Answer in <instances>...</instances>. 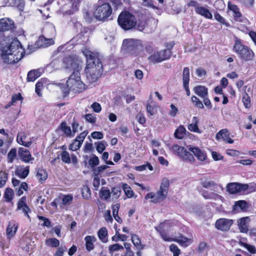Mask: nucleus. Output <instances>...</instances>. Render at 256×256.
<instances>
[{"mask_svg": "<svg viewBox=\"0 0 256 256\" xmlns=\"http://www.w3.org/2000/svg\"><path fill=\"white\" fill-rule=\"evenodd\" d=\"M63 63L65 68L73 70L72 73L66 81V84L69 90L74 92H80L84 90L86 85L82 82L80 74L81 64L78 60H74L71 58H64Z\"/></svg>", "mask_w": 256, "mask_h": 256, "instance_id": "nucleus-1", "label": "nucleus"}, {"mask_svg": "<svg viewBox=\"0 0 256 256\" xmlns=\"http://www.w3.org/2000/svg\"><path fill=\"white\" fill-rule=\"evenodd\" d=\"M82 52L86 58L85 73L88 80L91 83L96 82L102 73V65L97 55L84 48Z\"/></svg>", "mask_w": 256, "mask_h": 256, "instance_id": "nucleus-2", "label": "nucleus"}, {"mask_svg": "<svg viewBox=\"0 0 256 256\" xmlns=\"http://www.w3.org/2000/svg\"><path fill=\"white\" fill-rule=\"evenodd\" d=\"M24 54V48L20 42L14 40L10 44L2 48L0 56L4 62L14 64L22 60Z\"/></svg>", "mask_w": 256, "mask_h": 256, "instance_id": "nucleus-3", "label": "nucleus"}, {"mask_svg": "<svg viewBox=\"0 0 256 256\" xmlns=\"http://www.w3.org/2000/svg\"><path fill=\"white\" fill-rule=\"evenodd\" d=\"M233 50L238 55V58L242 61L251 60L254 56L252 50L244 44L242 40L238 38L235 39Z\"/></svg>", "mask_w": 256, "mask_h": 256, "instance_id": "nucleus-4", "label": "nucleus"}, {"mask_svg": "<svg viewBox=\"0 0 256 256\" xmlns=\"http://www.w3.org/2000/svg\"><path fill=\"white\" fill-rule=\"evenodd\" d=\"M142 50L143 46L140 40L128 38L123 40L122 50L126 55L136 56L140 55Z\"/></svg>", "mask_w": 256, "mask_h": 256, "instance_id": "nucleus-5", "label": "nucleus"}, {"mask_svg": "<svg viewBox=\"0 0 256 256\" xmlns=\"http://www.w3.org/2000/svg\"><path fill=\"white\" fill-rule=\"evenodd\" d=\"M169 186V180L166 178H163L160 190L156 194L152 192L148 193L145 196V199L148 200L150 198V202L153 203H156L164 200L167 196Z\"/></svg>", "mask_w": 256, "mask_h": 256, "instance_id": "nucleus-6", "label": "nucleus"}, {"mask_svg": "<svg viewBox=\"0 0 256 256\" xmlns=\"http://www.w3.org/2000/svg\"><path fill=\"white\" fill-rule=\"evenodd\" d=\"M112 13L110 5L106 2V0H98V6L94 13V17L98 20H104L108 18Z\"/></svg>", "mask_w": 256, "mask_h": 256, "instance_id": "nucleus-7", "label": "nucleus"}, {"mask_svg": "<svg viewBox=\"0 0 256 256\" xmlns=\"http://www.w3.org/2000/svg\"><path fill=\"white\" fill-rule=\"evenodd\" d=\"M118 22L121 28L125 30L131 29L136 24L134 16L128 12L120 13L118 16Z\"/></svg>", "mask_w": 256, "mask_h": 256, "instance_id": "nucleus-8", "label": "nucleus"}, {"mask_svg": "<svg viewBox=\"0 0 256 256\" xmlns=\"http://www.w3.org/2000/svg\"><path fill=\"white\" fill-rule=\"evenodd\" d=\"M170 150L174 154L180 157L183 160L194 162V157L187 149L178 144H174L170 147Z\"/></svg>", "mask_w": 256, "mask_h": 256, "instance_id": "nucleus-9", "label": "nucleus"}, {"mask_svg": "<svg viewBox=\"0 0 256 256\" xmlns=\"http://www.w3.org/2000/svg\"><path fill=\"white\" fill-rule=\"evenodd\" d=\"M171 52L170 50L165 49L159 52H154L148 57V60L153 63L160 62L170 58Z\"/></svg>", "mask_w": 256, "mask_h": 256, "instance_id": "nucleus-10", "label": "nucleus"}, {"mask_svg": "<svg viewBox=\"0 0 256 256\" xmlns=\"http://www.w3.org/2000/svg\"><path fill=\"white\" fill-rule=\"evenodd\" d=\"M16 142L18 144L28 148L32 144V138L30 136L28 132L22 131L17 134Z\"/></svg>", "mask_w": 256, "mask_h": 256, "instance_id": "nucleus-11", "label": "nucleus"}, {"mask_svg": "<svg viewBox=\"0 0 256 256\" xmlns=\"http://www.w3.org/2000/svg\"><path fill=\"white\" fill-rule=\"evenodd\" d=\"M248 184L234 182L228 184L226 186V189L230 193L234 194L244 192L248 190Z\"/></svg>", "mask_w": 256, "mask_h": 256, "instance_id": "nucleus-12", "label": "nucleus"}, {"mask_svg": "<svg viewBox=\"0 0 256 256\" xmlns=\"http://www.w3.org/2000/svg\"><path fill=\"white\" fill-rule=\"evenodd\" d=\"M176 224V222L172 220H166L160 225L156 227V230L160 233L162 238L164 239L163 236H167L165 232L170 230L171 228Z\"/></svg>", "mask_w": 256, "mask_h": 256, "instance_id": "nucleus-13", "label": "nucleus"}, {"mask_svg": "<svg viewBox=\"0 0 256 256\" xmlns=\"http://www.w3.org/2000/svg\"><path fill=\"white\" fill-rule=\"evenodd\" d=\"M233 220H232L222 218L216 221V227L218 230L226 231L230 229Z\"/></svg>", "mask_w": 256, "mask_h": 256, "instance_id": "nucleus-14", "label": "nucleus"}, {"mask_svg": "<svg viewBox=\"0 0 256 256\" xmlns=\"http://www.w3.org/2000/svg\"><path fill=\"white\" fill-rule=\"evenodd\" d=\"M188 150L192 152L194 155L198 160H199L202 162H208V157L206 152L200 149L198 147H190Z\"/></svg>", "mask_w": 256, "mask_h": 256, "instance_id": "nucleus-15", "label": "nucleus"}, {"mask_svg": "<svg viewBox=\"0 0 256 256\" xmlns=\"http://www.w3.org/2000/svg\"><path fill=\"white\" fill-rule=\"evenodd\" d=\"M164 240L166 242H176L184 246H187L192 242V240L190 238L180 236L179 238H172L170 236H163Z\"/></svg>", "mask_w": 256, "mask_h": 256, "instance_id": "nucleus-16", "label": "nucleus"}, {"mask_svg": "<svg viewBox=\"0 0 256 256\" xmlns=\"http://www.w3.org/2000/svg\"><path fill=\"white\" fill-rule=\"evenodd\" d=\"M15 28L13 20L10 18H2L0 20V32L12 30Z\"/></svg>", "mask_w": 256, "mask_h": 256, "instance_id": "nucleus-17", "label": "nucleus"}, {"mask_svg": "<svg viewBox=\"0 0 256 256\" xmlns=\"http://www.w3.org/2000/svg\"><path fill=\"white\" fill-rule=\"evenodd\" d=\"M109 168L107 165H102L98 167L94 168L92 169V172L94 176H110L112 174L113 172H109L108 170H106L107 168Z\"/></svg>", "mask_w": 256, "mask_h": 256, "instance_id": "nucleus-18", "label": "nucleus"}, {"mask_svg": "<svg viewBox=\"0 0 256 256\" xmlns=\"http://www.w3.org/2000/svg\"><path fill=\"white\" fill-rule=\"evenodd\" d=\"M216 139L218 140H222L228 144H232L234 140L230 137V132L226 128L220 130L216 134Z\"/></svg>", "mask_w": 256, "mask_h": 256, "instance_id": "nucleus-19", "label": "nucleus"}, {"mask_svg": "<svg viewBox=\"0 0 256 256\" xmlns=\"http://www.w3.org/2000/svg\"><path fill=\"white\" fill-rule=\"evenodd\" d=\"M18 228V224L14 220L10 221L6 230V236L8 239L10 240L16 234Z\"/></svg>", "mask_w": 256, "mask_h": 256, "instance_id": "nucleus-20", "label": "nucleus"}, {"mask_svg": "<svg viewBox=\"0 0 256 256\" xmlns=\"http://www.w3.org/2000/svg\"><path fill=\"white\" fill-rule=\"evenodd\" d=\"M18 154L20 160L25 162H28L34 159L32 158L30 151L23 148H18Z\"/></svg>", "mask_w": 256, "mask_h": 256, "instance_id": "nucleus-21", "label": "nucleus"}, {"mask_svg": "<svg viewBox=\"0 0 256 256\" xmlns=\"http://www.w3.org/2000/svg\"><path fill=\"white\" fill-rule=\"evenodd\" d=\"M182 80L184 88L186 90V94L190 96V90L188 88V84L190 80V70L188 68H184L182 72Z\"/></svg>", "mask_w": 256, "mask_h": 256, "instance_id": "nucleus-22", "label": "nucleus"}, {"mask_svg": "<svg viewBox=\"0 0 256 256\" xmlns=\"http://www.w3.org/2000/svg\"><path fill=\"white\" fill-rule=\"evenodd\" d=\"M249 222L248 217L242 218L238 220V225L240 232H247L248 230Z\"/></svg>", "mask_w": 256, "mask_h": 256, "instance_id": "nucleus-23", "label": "nucleus"}, {"mask_svg": "<svg viewBox=\"0 0 256 256\" xmlns=\"http://www.w3.org/2000/svg\"><path fill=\"white\" fill-rule=\"evenodd\" d=\"M26 198L24 197H22L18 202L17 209L18 210H21L26 216H27L28 218H30L28 212H30V209L26 205Z\"/></svg>", "mask_w": 256, "mask_h": 256, "instance_id": "nucleus-24", "label": "nucleus"}, {"mask_svg": "<svg viewBox=\"0 0 256 256\" xmlns=\"http://www.w3.org/2000/svg\"><path fill=\"white\" fill-rule=\"evenodd\" d=\"M59 129L63 134L68 138H72L74 136L70 127L68 125L66 122H61L59 126Z\"/></svg>", "mask_w": 256, "mask_h": 256, "instance_id": "nucleus-25", "label": "nucleus"}, {"mask_svg": "<svg viewBox=\"0 0 256 256\" xmlns=\"http://www.w3.org/2000/svg\"><path fill=\"white\" fill-rule=\"evenodd\" d=\"M29 172V166H20L16 168L15 174L21 178H24L28 176Z\"/></svg>", "mask_w": 256, "mask_h": 256, "instance_id": "nucleus-26", "label": "nucleus"}, {"mask_svg": "<svg viewBox=\"0 0 256 256\" xmlns=\"http://www.w3.org/2000/svg\"><path fill=\"white\" fill-rule=\"evenodd\" d=\"M247 208V204L244 200H238L235 202L233 206L232 210L234 212L237 213L246 210Z\"/></svg>", "mask_w": 256, "mask_h": 256, "instance_id": "nucleus-27", "label": "nucleus"}, {"mask_svg": "<svg viewBox=\"0 0 256 256\" xmlns=\"http://www.w3.org/2000/svg\"><path fill=\"white\" fill-rule=\"evenodd\" d=\"M198 118L197 116H194L192 120V123L188 126V130L192 132L201 133L198 126Z\"/></svg>", "mask_w": 256, "mask_h": 256, "instance_id": "nucleus-28", "label": "nucleus"}, {"mask_svg": "<svg viewBox=\"0 0 256 256\" xmlns=\"http://www.w3.org/2000/svg\"><path fill=\"white\" fill-rule=\"evenodd\" d=\"M194 92L201 98L208 96V88L204 86H198L193 88Z\"/></svg>", "mask_w": 256, "mask_h": 256, "instance_id": "nucleus-29", "label": "nucleus"}, {"mask_svg": "<svg viewBox=\"0 0 256 256\" xmlns=\"http://www.w3.org/2000/svg\"><path fill=\"white\" fill-rule=\"evenodd\" d=\"M96 240V238L94 236H87L84 238L86 248L90 252L94 248V242Z\"/></svg>", "mask_w": 256, "mask_h": 256, "instance_id": "nucleus-30", "label": "nucleus"}, {"mask_svg": "<svg viewBox=\"0 0 256 256\" xmlns=\"http://www.w3.org/2000/svg\"><path fill=\"white\" fill-rule=\"evenodd\" d=\"M228 8L232 12L233 16H234L236 20L240 22L242 15L236 6L233 4L229 2L228 3Z\"/></svg>", "mask_w": 256, "mask_h": 256, "instance_id": "nucleus-31", "label": "nucleus"}, {"mask_svg": "<svg viewBox=\"0 0 256 256\" xmlns=\"http://www.w3.org/2000/svg\"><path fill=\"white\" fill-rule=\"evenodd\" d=\"M196 12L208 19H212V13L204 6H200L199 8H196Z\"/></svg>", "mask_w": 256, "mask_h": 256, "instance_id": "nucleus-32", "label": "nucleus"}, {"mask_svg": "<svg viewBox=\"0 0 256 256\" xmlns=\"http://www.w3.org/2000/svg\"><path fill=\"white\" fill-rule=\"evenodd\" d=\"M202 194L204 198L206 200H216L222 198V196L216 193L212 192H209L208 190L202 191Z\"/></svg>", "mask_w": 256, "mask_h": 256, "instance_id": "nucleus-33", "label": "nucleus"}, {"mask_svg": "<svg viewBox=\"0 0 256 256\" xmlns=\"http://www.w3.org/2000/svg\"><path fill=\"white\" fill-rule=\"evenodd\" d=\"M98 236L99 239L104 243L108 241V230L106 228L102 227L98 232Z\"/></svg>", "mask_w": 256, "mask_h": 256, "instance_id": "nucleus-34", "label": "nucleus"}, {"mask_svg": "<svg viewBox=\"0 0 256 256\" xmlns=\"http://www.w3.org/2000/svg\"><path fill=\"white\" fill-rule=\"evenodd\" d=\"M132 242L133 244L138 250L144 248V246L142 244L141 240L136 234H132Z\"/></svg>", "mask_w": 256, "mask_h": 256, "instance_id": "nucleus-35", "label": "nucleus"}, {"mask_svg": "<svg viewBox=\"0 0 256 256\" xmlns=\"http://www.w3.org/2000/svg\"><path fill=\"white\" fill-rule=\"evenodd\" d=\"M111 192L108 188L102 187L100 191V196L102 200H108L110 196Z\"/></svg>", "mask_w": 256, "mask_h": 256, "instance_id": "nucleus-36", "label": "nucleus"}, {"mask_svg": "<svg viewBox=\"0 0 256 256\" xmlns=\"http://www.w3.org/2000/svg\"><path fill=\"white\" fill-rule=\"evenodd\" d=\"M186 130L184 126H180L175 131L174 136L178 139H182L184 136Z\"/></svg>", "mask_w": 256, "mask_h": 256, "instance_id": "nucleus-37", "label": "nucleus"}, {"mask_svg": "<svg viewBox=\"0 0 256 256\" xmlns=\"http://www.w3.org/2000/svg\"><path fill=\"white\" fill-rule=\"evenodd\" d=\"M36 176L40 182H42L47 178L48 174L45 170L39 168L37 171Z\"/></svg>", "mask_w": 256, "mask_h": 256, "instance_id": "nucleus-38", "label": "nucleus"}, {"mask_svg": "<svg viewBox=\"0 0 256 256\" xmlns=\"http://www.w3.org/2000/svg\"><path fill=\"white\" fill-rule=\"evenodd\" d=\"M9 4L12 6L17 7L20 10H22L25 5L24 0H10Z\"/></svg>", "mask_w": 256, "mask_h": 256, "instance_id": "nucleus-39", "label": "nucleus"}, {"mask_svg": "<svg viewBox=\"0 0 256 256\" xmlns=\"http://www.w3.org/2000/svg\"><path fill=\"white\" fill-rule=\"evenodd\" d=\"M146 112L148 113V116L150 117L155 115L157 112V106L154 104H146Z\"/></svg>", "mask_w": 256, "mask_h": 256, "instance_id": "nucleus-40", "label": "nucleus"}, {"mask_svg": "<svg viewBox=\"0 0 256 256\" xmlns=\"http://www.w3.org/2000/svg\"><path fill=\"white\" fill-rule=\"evenodd\" d=\"M40 76V72L37 70H30L28 74L27 80L28 82H34Z\"/></svg>", "mask_w": 256, "mask_h": 256, "instance_id": "nucleus-41", "label": "nucleus"}, {"mask_svg": "<svg viewBox=\"0 0 256 256\" xmlns=\"http://www.w3.org/2000/svg\"><path fill=\"white\" fill-rule=\"evenodd\" d=\"M62 204L64 206L70 205L73 200V196L71 194L62 196Z\"/></svg>", "mask_w": 256, "mask_h": 256, "instance_id": "nucleus-42", "label": "nucleus"}, {"mask_svg": "<svg viewBox=\"0 0 256 256\" xmlns=\"http://www.w3.org/2000/svg\"><path fill=\"white\" fill-rule=\"evenodd\" d=\"M122 189L128 198H131L133 196L134 192L131 188L126 184H122Z\"/></svg>", "mask_w": 256, "mask_h": 256, "instance_id": "nucleus-43", "label": "nucleus"}, {"mask_svg": "<svg viewBox=\"0 0 256 256\" xmlns=\"http://www.w3.org/2000/svg\"><path fill=\"white\" fill-rule=\"evenodd\" d=\"M239 244L240 246H243L247 249V250L251 254H256V248L254 246L242 242V240L240 241Z\"/></svg>", "mask_w": 256, "mask_h": 256, "instance_id": "nucleus-44", "label": "nucleus"}, {"mask_svg": "<svg viewBox=\"0 0 256 256\" xmlns=\"http://www.w3.org/2000/svg\"><path fill=\"white\" fill-rule=\"evenodd\" d=\"M46 244L48 246L56 248L59 246V240L56 238H50L46 240Z\"/></svg>", "mask_w": 256, "mask_h": 256, "instance_id": "nucleus-45", "label": "nucleus"}, {"mask_svg": "<svg viewBox=\"0 0 256 256\" xmlns=\"http://www.w3.org/2000/svg\"><path fill=\"white\" fill-rule=\"evenodd\" d=\"M123 249H124V247L122 246H121L118 244H112V245L109 246H108L109 253L110 254H111L112 255L113 254V253L114 252H117L120 250H123Z\"/></svg>", "mask_w": 256, "mask_h": 256, "instance_id": "nucleus-46", "label": "nucleus"}, {"mask_svg": "<svg viewBox=\"0 0 256 256\" xmlns=\"http://www.w3.org/2000/svg\"><path fill=\"white\" fill-rule=\"evenodd\" d=\"M13 196L14 192L12 188H7L6 189L4 197L7 202H10L11 201L13 198Z\"/></svg>", "mask_w": 256, "mask_h": 256, "instance_id": "nucleus-47", "label": "nucleus"}, {"mask_svg": "<svg viewBox=\"0 0 256 256\" xmlns=\"http://www.w3.org/2000/svg\"><path fill=\"white\" fill-rule=\"evenodd\" d=\"M112 196L113 199H118L121 194V190L120 187L116 186L114 187L112 189V192H110Z\"/></svg>", "mask_w": 256, "mask_h": 256, "instance_id": "nucleus-48", "label": "nucleus"}, {"mask_svg": "<svg viewBox=\"0 0 256 256\" xmlns=\"http://www.w3.org/2000/svg\"><path fill=\"white\" fill-rule=\"evenodd\" d=\"M99 164V159L98 158L96 155H94L89 160L88 164L89 166L92 168H95L94 167Z\"/></svg>", "mask_w": 256, "mask_h": 256, "instance_id": "nucleus-49", "label": "nucleus"}, {"mask_svg": "<svg viewBox=\"0 0 256 256\" xmlns=\"http://www.w3.org/2000/svg\"><path fill=\"white\" fill-rule=\"evenodd\" d=\"M60 156L63 162L66 164H70L71 162L70 155L68 152H62L60 154Z\"/></svg>", "mask_w": 256, "mask_h": 256, "instance_id": "nucleus-50", "label": "nucleus"}, {"mask_svg": "<svg viewBox=\"0 0 256 256\" xmlns=\"http://www.w3.org/2000/svg\"><path fill=\"white\" fill-rule=\"evenodd\" d=\"M8 180V174L4 171L0 172V188L3 187Z\"/></svg>", "mask_w": 256, "mask_h": 256, "instance_id": "nucleus-51", "label": "nucleus"}, {"mask_svg": "<svg viewBox=\"0 0 256 256\" xmlns=\"http://www.w3.org/2000/svg\"><path fill=\"white\" fill-rule=\"evenodd\" d=\"M16 156V150L12 148L10 150L8 154V162H12Z\"/></svg>", "mask_w": 256, "mask_h": 256, "instance_id": "nucleus-52", "label": "nucleus"}, {"mask_svg": "<svg viewBox=\"0 0 256 256\" xmlns=\"http://www.w3.org/2000/svg\"><path fill=\"white\" fill-rule=\"evenodd\" d=\"M192 103L196 106L199 108H204V105L202 102L196 96H193L191 98Z\"/></svg>", "mask_w": 256, "mask_h": 256, "instance_id": "nucleus-53", "label": "nucleus"}, {"mask_svg": "<svg viewBox=\"0 0 256 256\" xmlns=\"http://www.w3.org/2000/svg\"><path fill=\"white\" fill-rule=\"evenodd\" d=\"M82 144L80 142L74 140L73 142L70 144L69 149L72 151H76L79 149L81 146Z\"/></svg>", "mask_w": 256, "mask_h": 256, "instance_id": "nucleus-54", "label": "nucleus"}, {"mask_svg": "<svg viewBox=\"0 0 256 256\" xmlns=\"http://www.w3.org/2000/svg\"><path fill=\"white\" fill-rule=\"evenodd\" d=\"M242 102L246 108H249L250 107V96L246 93L243 96Z\"/></svg>", "mask_w": 256, "mask_h": 256, "instance_id": "nucleus-55", "label": "nucleus"}, {"mask_svg": "<svg viewBox=\"0 0 256 256\" xmlns=\"http://www.w3.org/2000/svg\"><path fill=\"white\" fill-rule=\"evenodd\" d=\"M170 250L173 253V256H178L180 253V250L174 244H172L170 246Z\"/></svg>", "mask_w": 256, "mask_h": 256, "instance_id": "nucleus-56", "label": "nucleus"}, {"mask_svg": "<svg viewBox=\"0 0 256 256\" xmlns=\"http://www.w3.org/2000/svg\"><path fill=\"white\" fill-rule=\"evenodd\" d=\"M202 186L206 188H210L214 187L216 184L212 180H204L202 183Z\"/></svg>", "mask_w": 256, "mask_h": 256, "instance_id": "nucleus-57", "label": "nucleus"}, {"mask_svg": "<svg viewBox=\"0 0 256 256\" xmlns=\"http://www.w3.org/2000/svg\"><path fill=\"white\" fill-rule=\"evenodd\" d=\"M44 87V84L42 80L38 81L36 84V92L38 96H42L41 90Z\"/></svg>", "mask_w": 256, "mask_h": 256, "instance_id": "nucleus-58", "label": "nucleus"}, {"mask_svg": "<svg viewBox=\"0 0 256 256\" xmlns=\"http://www.w3.org/2000/svg\"><path fill=\"white\" fill-rule=\"evenodd\" d=\"M88 134V132L87 130H84L81 132L78 136H77L75 140H78V142H80V143H81V144H82Z\"/></svg>", "mask_w": 256, "mask_h": 256, "instance_id": "nucleus-59", "label": "nucleus"}, {"mask_svg": "<svg viewBox=\"0 0 256 256\" xmlns=\"http://www.w3.org/2000/svg\"><path fill=\"white\" fill-rule=\"evenodd\" d=\"M104 218L105 220L108 223L112 224L113 221L112 217L111 216V212L110 210H107L104 214Z\"/></svg>", "mask_w": 256, "mask_h": 256, "instance_id": "nucleus-60", "label": "nucleus"}, {"mask_svg": "<svg viewBox=\"0 0 256 256\" xmlns=\"http://www.w3.org/2000/svg\"><path fill=\"white\" fill-rule=\"evenodd\" d=\"M106 142L104 141L98 142L96 148L97 151L100 153H102L106 148Z\"/></svg>", "mask_w": 256, "mask_h": 256, "instance_id": "nucleus-61", "label": "nucleus"}, {"mask_svg": "<svg viewBox=\"0 0 256 256\" xmlns=\"http://www.w3.org/2000/svg\"><path fill=\"white\" fill-rule=\"evenodd\" d=\"M79 122L78 121L74 119L72 123V130L74 136H75L76 134L78 132V128L79 127Z\"/></svg>", "mask_w": 256, "mask_h": 256, "instance_id": "nucleus-62", "label": "nucleus"}, {"mask_svg": "<svg viewBox=\"0 0 256 256\" xmlns=\"http://www.w3.org/2000/svg\"><path fill=\"white\" fill-rule=\"evenodd\" d=\"M22 100V97L20 94L18 93L14 95L12 98V101L10 102V104L8 105V106H10V105L14 104L18 101L21 100Z\"/></svg>", "mask_w": 256, "mask_h": 256, "instance_id": "nucleus-63", "label": "nucleus"}, {"mask_svg": "<svg viewBox=\"0 0 256 256\" xmlns=\"http://www.w3.org/2000/svg\"><path fill=\"white\" fill-rule=\"evenodd\" d=\"M124 246L126 250V256H133L134 252L130 249L131 244L129 243L125 242Z\"/></svg>", "mask_w": 256, "mask_h": 256, "instance_id": "nucleus-64", "label": "nucleus"}]
</instances>
